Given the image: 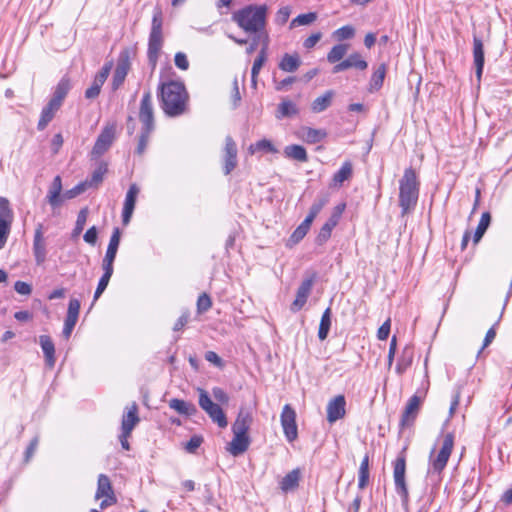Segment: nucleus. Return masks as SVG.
Returning <instances> with one entry per match:
<instances>
[{
    "instance_id": "79ce46f5",
    "label": "nucleus",
    "mask_w": 512,
    "mask_h": 512,
    "mask_svg": "<svg viewBox=\"0 0 512 512\" xmlns=\"http://www.w3.org/2000/svg\"><path fill=\"white\" fill-rule=\"evenodd\" d=\"M331 326V309L327 308L322 314L319 330H318V338L323 341L327 338L329 330Z\"/></svg>"
},
{
    "instance_id": "338daca9",
    "label": "nucleus",
    "mask_w": 512,
    "mask_h": 512,
    "mask_svg": "<svg viewBox=\"0 0 512 512\" xmlns=\"http://www.w3.org/2000/svg\"><path fill=\"white\" fill-rule=\"evenodd\" d=\"M98 231L95 226L89 228L84 234V241L90 245H95L97 241Z\"/></svg>"
},
{
    "instance_id": "aec40b11",
    "label": "nucleus",
    "mask_w": 512,
    "mask_h": 512,
    "mask_svg": "<svg viewBox=\"0 0 512 512\" xmlns=\"http://www.w3.org/2000/svg\"><path fill=\"white\" fill-rule=\"evenodd\" d=\"M138 194V186L136 184H131L127 191L123 206L122 221L124 225H127L131 220Z\"/></svg>"
},
{
    "instance_id": "20e7f679",
    "label": "nucleus",
    "mask_w": 512,
    "mask_h": 512,
    "mask_svg": "<svg viewBox=\"0 0 512 512\" xmlns=\"http://www.w3.org/2000/svg\"><path fill=\"white\" fill-rule=\"evenodd\" d=\"M162 12L160 9H156L152 18L151 31L148 41L147 57L151 66L154 68L157 64L160 51L163 46V32H162Z\"/></svg>"
},
{
    "instance_id": "cd10ccee",
    "label": "nucleus",
    "mask_w": 512,
    "mask_h": 512,
    "mask_svg": "<svg viewBox=\"0 0 512 512\" xmlns=\"http://www.w3.org/2000/svg\"><path fill=\"white\" fill-rule=\"evenodd\" d=\"M61 106L49 100L47 105L42 109L39 122L37 124L38 130H44L47 125L52 121L56 112L60 109Z\"/></svg>"
},
{
    "instance_id": "5701e85b",
    "label": "nucleus",
    "mask_w": 512,
    "mask_h": 512,
    "mask_svg": "<svg viewBox=\"0 0 512 512\" xmlns=\"http://www.w3.org/2000/svg\"><path fill=\"white\" fill-rule=\"evenodd\" d=\"M250 439L246 434L233 433V439L229 443L228 451L233 456L243 454L249 447Z\"/></svg>"
},
{
    "instance_id": "c9c22d12",
    "label": "nucleus",
    "mask_w": 512,
    "mask_h": 512,
    "mask_svg": "<svg viewBox=\"0 0 512 512\" xmlns=\"http://www.w3.org/2000/svg\"><path fill=\"white\" fill-rule=\"evenodd\" d=\"M108 171V165L104 161H100L97 168L92 172L91 177L85 180V183L89 188L98 187L104 179L105 174Z\"/></svg>"
},
{
    "instance_id": "0e129e2a",
    "label": "nucleus",
    "mask_w": 512,
    "mask_h": 512,
    "mask_svg": "<svg viewBox=\"0 0 512 512\" xmlns=\"http://www.w3.org/2000/svg\"><path fill=\"white\" fill-rule=\"evenodd\" d=\"M174 61L175 65L181 70H187L189 67L187 56L182 52L176 53Z\"/></svg>"
},
{
    "instance_id": "9d476101",
    "label": "nucleus",
    "mask_w": 512,
    "mask_h": 512,
    "mask_svg": "<svg viewBox=\"0 0 512 512\" xmlns=\"http://www.w3.org/2000/svg\"><path fill=\"white\" fill-rule=\"evenodd\" d=\"M281 425L287 441L293 442L296 440L298 436L296 412L289 404H286L283 407L281 413Z\"/></svg>"
},
{
    "instance_id": "5fc2aeb1",
    "label": "nucleus",
    "mask_w": 512,
    "mask_h": 512,
    "mask_svg": "<svg viewBox=\"0 0 512 512\" xmlns=\"http://www.w3.org/2000/svg\"><path fill=\"white\" fill-rule=\"evenodd\" d=\"M87 215H88V209L87 208L81 209L80 212L78 213L77 220H76V225H75V228H74V235H78V234H80L83 231L84 226H85L86 221H87Z\"/></svg>"
},
{
    "instance_id": "f257e3e1",
    "label": "nucleus",
    "mask_w": 512,
    "mask_h": 512,
    "mask_svg": "<svg viewBox=\"0 0 512 512\" xmlns=\"http://www.w3.org/2000/svg\"><path fill=\"white\" fill-rule=\"evenodd\" d=\"M160 106L170 117H178L188 112L189 95L182 82L169 81L159 86Z\"/></svg>"
},
{
    "instance_id": "774afa93",
    "label": "nucleus",
    "mask_w": 512,
    "mask_h": 512,
    "mask_svg": "<svg viewBox=\"0 0 512 512\" xmlns=\"http://www.w3.org/2000/svg\"><path fill=\"white\" fill-rule=\"evenodd\" d=\"M321 38L322 34L320 32L313 33L307 39H305L303 46L306 49H311L320 41Z\"/></svg>"
},
{
    "instance_id": "f03ea898",
    "label": "nucleus",
    "mask_w": 512,
    "mask_h": 512,
    "mask_svg": "<svg viewBox=\"0 0 512 512\" xmlns=\"http://www.w3.org/2000/svg\"><path fill=\"white\" fill-rule=\"evenodd\" d=\"M266 5H248L233 14V20L248 34L261 37L266 27Z\"/></svg>"
},
{
    "instance_id": "6e6d98bb",
    "label": "nucleus",
    "mask_w": 512,
    "mask_h": 512,
    "mask_svg": "<svg viewBox=\"0 0 512 512\" xmlns=\"http://www.w3.org/2000/svg\"><path fill=\"white\" fill-rule=\"evenodd\" d=\"M102 86H103V83L98 82V80L94 78L91 86L89 88H87L85 91V97L87 99H95L100 94Z\"/></svg>"
},
{
    "instance_id": "bb28decb",
    "label": "nucleus",
    "mask_w": 512,
    "mask_h": 512,
    "mask_svg": "<svg viewBox=\"0 0 512 512\" xmlns=\"http://www.w3.org/2000/svg\"><path fill=\"white\" fill-rule=\"evenodd\" d=\"M298 113L299 108L297 107V105L290 99L285 98L279 103L277 111L275 113V117L278 120H282L284 118L294 117L298 115Z\"/></svg>"
},
{
    "instance_id": "58836bf2",
    "label": "nucleus",
    "mask_w": 512,
    "mask_h": 512,
    "mask_svg": "<svg viewBox=\"0 0 512 512\" xmlns=\"http://www.w3.org/2000/svg\"><path fill=\"white\" fill-rule=\"evenodd\" d=\"M284 155L287 158L297 160L299 162L308 161L306 149L301 145L293 144L286 146L284 149Z\"/></svg>"
},
{
    "instance_id": "a19ab883",
    "label": "nucleus",
    "mask_w": 512,
    "mask_h": 512,
    "mask_svg": "<svg viewBox=\"0 0 512 512\" xmlns=\"http://www.w3.org/2000/svg\"><path fill=\"white\" fill-rule=\"evenodd\" d=\"M491 222V215L489 212H484L481 215L480 221L478 223V226L476 228V231L473 236V241L475 244H477L481 238L483 237L484 233L488 229Z\"/></svg>"
},
{
    "instance_id": "4468645a",
    "label": "nucleus",
    "mask_w": 512,
    "mask_h": 512,
    "mask_svg": "<svg viewBox=\"0 0 512 512\" xmlns=\"http://www.w3.org/2000/svg\"><path fill=\"white\" fill-rule=\"evenodd\" d=\"M237 145L231 136L225 138V146L223 149V171L225 175H229L237 166Z\"/></svg>"
},
{
    "instance_id": "ddd939ff",
    "label": "nucleus",
    "mask_w": 512,
    "mask_h": 512,
    "mask_svg": "<svg viewBox=\"0 0 512 512\" xmlns=\"http://www.w3.org/2000/svg\"><path fill=\"white\" fill-rule=\"evenodd\" d=\"M32 250L36 264H43L47 257V241L44 237V226L42 223H38L35 228Z\"/></svg>"
},
{
    "instance_id": "2f4dec72",
    "label": "nucleus",
    "mask_w": 512,
    "mask_h": 512,
    "mask_svg": "<svg viewBox=\"0 0 512 512\" xmlns=\"http://www.w3.org/2000/svg\"><path fill=\"white\" fill-rule=\"evenodd\" d=\"M61 191H62V180L60 176H56L49 188L47 194V201L53 207H58L61 204Z\"/></svg>"
},
{
    "instance_id": "09e8293b",
    "label": "nucleus",
    "mask_w": 512,
    "mask_h": 512,
    "mask_svg": "<svg viewBox=\"0 0 512 512\" xmlns=\"http://www.w3.org/2000/svg\"><path fill=\"white\" fill-rule=\"evenodd\" d=\"M355 29L351 25H345L333 32V37L339 41L353 38Z\"/></svg>"
},
{
    "instance_id": "72a5a7b5",
    "label": "nucleus",
    "mask_w": 512,
    "mask_h": 512,
    "mask_svg": "<svg viewBox=\"0 0 512 512\" xmlns=\"http://www.w3.org/2000/svg\"><path fill=\"white\" fill-rule=\"evenodd\" d=\"M70 89H71L70 80L67 77H63L58 82L57 86L55 87L52 98L50 100H52L53 102H55L56 104L61 106L63 100L67 96Z\"/></svg>"
},
{
    "instance_id": "e2e57ef3",
    "label": "nucleus",
    "mask_w": 512,
    "mask_h": 512,
    "mask_svg": "<svg viewBox=\"0 0 512 512\" xmlns=\"http://www.w3.org/2000/svg\"><path fill=\"white\" fill-rule=\"evenodd\" d=\"M391 328V320L388 318L378 329L377 337L379 340H386L389 336Z\"/></svg>"
},
{
    "instance_id": "680f3d73",
    "label": "nucleus",
    "mask_w": 512,
    "mask_h": 512,
    "mask_svg": "<svg viewBox=\"0 0 512 512\" xmlns=\"http://www.w3.org/2000/svg\"><path fill=\"white\" fill-rule=\"evenodd\" d=\"M231 98H232V102H233V107L236 108L240 101H241V94H240V91H239V82H238V79L235 77L234 80H233V83H232V95H231Z\"/></svg>"
},
{
    "instance_id": "f8f14e48",
    "label": "nucleus",
    "mask_w": 512,
    "mask_h": 512,
    "mask_svg": "<svg viewBox=\"0 0 512 512\" xmlns=\"http://www.w3.org/2000/svg\"><path fill=\"white\" fill-rule=\"evenodd\" d=\"M139 120L143 124L142 129L154 130V108L150 91L145 92L141 99Z\"/></svg>"
},
{
    "instance_id": "13d9d810",
    "label": "nucleus",
    "mask_w": 512,
    "mask_h": 512,
    "mask_svg": "<svg viewBox=\"0 0 512 512\" xmlns=\"http://www.w3.org/2000/svg\"><path fill=\"white\" fill-rule=\"evenodd\" d=\"M290 14H291V8L289 6L281 7L276 13V17H275L276 23L279 25L285 24L288 21Z\"/></svg>"
},
{
    "instance_id": "052dcab7",
    "label": "nucleus",
    "mask_w": 512,
    "mask_h": 512,
    "mask_svg": "<svg viewBox=\"0 0 512 512\" xmlns=\"http://www.w3.org/2000/svg\"><path fill=\"white\" fill-rule=\"evenodd\" d=\"M212 395L214 399L221 404H228L229 402L228 394L220 387H214L212 389Z\"/></svg>"
},
{
    "instance_id": "864d4df0",
    "label": "nucleus",
    "mask_w": 512,
    "mask_h": 512,
    "mask_svg": "<svg viewBox=\"0 0 512 512\" xmlns=\"http://www.w3.org/2000/svg\"><path fill=\"white\" fill-rule=\"evenodd\" d=\"M333 229H334L333 226H331L328 223H325L321 227V229L316 237L317 244H319V245L324 244L331 237V233H332Z\"/></svg>"
},
{
    "instance_id": "f3484780",
    "label": "nucleus",
    "mask_w": 512,
    "mask_h": 512,
    "mask_svg": "<svg viewBox=\"0 0 512 512\" xmlns=\"http://www.w3.org/2000/svg\"><path fill=\"white\" fill-rule=\"evenodd\" d=\"M422 401V397L416 394L409 398L401 417V426H409L414 422L420 410Z\"/></svg>"
},
{
    "instance_id": "c85d7f7f",
    "label": "nucleus",
    "mask_w": 512,
    "mask_h": 512,
    "mask_svg": "<svg viewBox=\"0 0 512 512\" xmlns=\"http://www.w3.org/2000/svg\"><path fill=\"white\" fill-rule=\"evenodd\" d=\"M300 137L309 144H316L327 137V132L324 129L302 127L300 129Z\"/></svg>"
},
{
    "instance_id": "473e14b6",
    "label": "nucleus",
    "mask_w": 512,
    "mask_h": 512,
    "mask_svg": "<svg viewBox=\"0 0 512 512\" xmlns=\"http://www.w3.org/2000/svg\"><path fill=\"white\" fill-rule=\"evenodd\" d=\"M267 48H268V36L265 35L264 45L259 52L258 56L253 62L252 70H251V78H252V84L253 86H256L257 83V76L264 65L266 59H267Z\"/></svg>"
},
{
    "instance_id": "4be33fe9",
    "label": "nucleus",
    "mask_w": 512,
    "mask_h": 512,
    "mask_svg": "<svg viewBox=\"0 0 512 512\" xmlns=\"http://www.w3.org/2000/svg\"><path fill=\"white\" fill-rule=\"evenodd\" d=\"M139 421L140 419L138 417V407L136 403H133L128 408L127 413L123 415L121 430L125 432V434H131Z\"/></svg>"
},
{
    "instance_id": "69168bd1",
    "label": "nucleus",
    "mask_w": 512,
    "mask_h": 512,
    "mask_svg": "<svg viewBox=\"0 0 512 512\" xmlns=\"http://www.w3.org/2000/svg\"><path fill=\"white\" fill-rule=\"evenodd\" d=\"M109 281H110V278L102 275V277L100 278V280L98 282L96 291L94 293V301L97 300L101 296V294L105 291V289L107 288V286L109 284Z\"/></svg>"
},
{
    "instance_id": "e433bc0d",
    "label": "nucleus",
    "mask_w": 512,
    "mask_h": 512,
    "mask_svg": "<svg viewBox=\"0 0 512 512\" xmlns=\"http://www.w3.org/2000/svg\"><path fill=\"white\" fill-rule=\"evenodd\" d=\"M301 64L300 57L298 54H284L281 61L279 62V69H281L284 72H295Z\"/></svg>"
},
{
    "instance_id": "8fccbe9b",
    "label": "nucleus",
    "mask_w": 512,
    "mask_h": 512,
    "mask_svg": "<svg viewBox=\"0 0 512 512\" xmlns=\"http://www.w3.org/2000/svg\"><path fill=\"white\" fill-rule=\"evenodd\" d=\"M345 208H346L345 203H340V204L336 205L333 208L331 216L326 221V223L330 224L331 226H333L335 228L337 226V224L339 223V220H340Z\"/></svg>"
},
{
    "instance_id": "bf43d9fd",
    "label": "nucleus",
    "mask_w": 512,
    "mask_h": 512,
    "mask_svg": "<svg viewBox=\"0 0 512 512\" xmlns=\"http://www.w3.org/2000/svg\"><path fill=\"white\" fill-rule=\"evenodd\" d=\"M203 438L201 436L194 435L190 438V440L186 443V450L189 453H194L202 444Z\"/></svg>"
},
{
    "instance_id": "1a4fd4ad",
    "label": "nucleus",
    "mask_w": 512,
    "mask_h": 512,
    "mask_svg": "<svg viewBox=\"0 0 512 512\" xmlns=\"http://www.w3.org/2000/svg\"><path fill=\"white\" fill-rule=\"evenodd\" d=\"M116 127L114 124L104 127L91 151L92 159L100 158L112 145L115 139Z\"/></svg>"
},
{
    "instance_id": "37998d69",
    "label": "nucleus",
    "mask_w": 512,
    "mask_h": 512,
    "mask_svg": "<svg viewBox=\"0 0 512 512\" xmlns=\"http://www.w3.org/2000/svg\"><path fill=\"white\" fill-rule=\"evenodd\" d=\"M311 224L312 223L307 219H304L303 222L294 230L290 236L289 243L293 245L299 243L310 230Z\"/></svg>"
},
{
    "instance_id": "c03bdc74",
    "label": "nucleus",
    "mask_w": 512,
    "mask_h": 512,
    "mask_svg": "<svg viewBox=\"0 0 512 512\" xmlns=\"http://www.w3.org/2000/svg\"><path fill=\"white\" fill-rule=\"evenodd\" d=\"M349 46L347 44H338L331 48L327 54V60L329 63L339 62L347 53Z\"/></svg>"
},
{
    "instance_id": "b1692460",
    "label": "nucleus",
    "mask_w": 512,
    "mask_h": 512,
    "mask_svg": "<svg viewBox=\"0 0 512 512\" xmlns=\"http://www.w3.org/2000/svg\"><path fill=\"white\" fill-rule=\"evenodd\" d=\"M252 421V414L248 410L240 409L237 418L232 425V432L247 435Z\"/></svg>"
},
{
    "instance_id": "423d86ee",
    "label": "nucleus",
    "mask_w": 512,
    "mask_h": 512,
    "mask_svg": "<svg viewBox=\"0 0 512 512\" xmlns=\"http://www.w3.org/2000/svg\"><path fill=\"white\" fill-rule=\"evenodd\" d=\"M199 406L220 428L227 427L228 421L222 408L217 403H214L208 393L203 389H199Z\"/></svg>"
},
{
    "instance_id": "6ab92c4d",
    "label": "nucleus",
    "mask_w": 512,
    "mask_h": 512,
    "mask_svg": "<svg viewBox=\"0 0 512 512\" xmlns=\"http://www.w3.org/2000/svg\"><path fill=\"white\" fill-rule=\"evenodd\" d=\"M368 67V63L361 57L359 53L350 54L345 60L337 63L332 72L339 73L349 68H355L358 70H365Z\"/></svg>"
},
{
    "instance_id": "2eb2a0df",
    "label": "nucleus",
    "mask_w": 512,
    "mask_h": 512,
    "mask_svg": "<svg viewBox=\"0 0 512 512\" xmlns=\"http://www.w3.org/2000/svg\"><path fill=\"white\" fill-rule=\"evenodd\" d=\"M130 70V59L128 51L120 53L117 60V65L113 75L112 87L114 90L118 89L124 82L128 71Z\"/></svg>"
},
{
    "instance_id": "39448f33",
    "label": "nucleus",
    "mask_w": 512,
    "mask_h": 512,
    "mask_svg": "<svg viewBox=\"0 0 512 512\" xmlns=\"http://www.w3.org/2000/svg\"><path fill=\"white\" fill-rule=\"evenodd\" d=\"M453 447L454 435L453 433H446L443 435L441 448L438 453L436 454L435 449L430 452L428 474L440 475L442 473L453 451Z\"/></svg>"
},
{
    "instance_id": "a211bd4d",
    "label": "nucleus",
    "mask_w": 512,
    "mask_h": 512,
    "mask_svg": "<svg viewBox=\"0 0 512 512\" xmlns=\"http://www.w3.org/2000/svg\"><path fill=\"white\" fill-rule=\"evenodd\" d=\"M346 401L343 395H338L329 401L327 405V420L334 423L345 416Z\"/></svg>"
},
{
    "instance_id": "9b49d317",
    "label": "nucleus",
    "mask_w": 512,
    "mask_h": 512,
    "mask_svg": "<svg viewBox=\"0 0 512 512\" xmlns=\"http://www.w3.org/2000/svg\"><path fill=\"white\" fill-rule=\"evenodd\" d=\"M100 503V508L105 509L106 507L116 503V497L113 492L111 481L105 474H100L98 477L97 490L95 494L96 499L104 498Z\"/></svg>"
},
{
    "instance_id": "0eeeda50",
    "label": "nucleus",
    "mask_w": 512,
    "mask_h": 512,
    "mask_svg": "<svg viewBox=\"0 0 512 512\" xmlns=\"http://www.w3.org/2000/svg\"><path fill=\"white\" fill-rule=\"evenodd\" d=\"M406 459L404 455H400L393 463V478L395 490L400 495L402 502L406 504L409 500V492L405 479Z\"/></svg>"
},
{
    "instance_id": "4c0bfd02",
    "label": "nucleus",
    "mask_w": 512,
    "mask_h": 512,
    "mask_svg": "<svg viewBox=\"0 0 512 512\" xmlns=\"http://www.w3.org/2000/svg\"><path fill=\"white\" fill-rule=\"evenodd\" d=\"M328 202L329 195L327 193L318 195L311 205L309 213L305 219L312 223L316 216L321 212V210L328 204Z\"/></svg>"
},
{
    "instance_id": "3c124183",
    "label": "nucleus",
    "mask_w": 512,
    "mask_h": 512,
    "mask_svg": "<svg viewBox=\"0 0 512 512\" xmlns=\"http://www.w3.org/2000/svg\"><path fill=\"white\" fill-rule=\"evenodd\" d=\"M152 131L153 130L141 129V134L136 148L137 154L142 155L145 152Z\"/></svg>"
},
{
    "instance_id": "a18cd8bd",
    "label": "nucleus",
    "mask_w": 512,
    "mask_h": 512,
    "mask_svg": "<svg viewBox=\"0 0 512 512\" xmlns=\"http://www.w3.org/2000/svg\"><path fill=\"white\" fill-rule=\"evenodd\" d=\"M249 152L251 154H254L257 151H265L268 153H277L278 150L275 148V146L272 144L270 140L262 139L260 141H257L254 144H251L249 146Z\"/></svg>"
},
{
    "instance_id": "603ef678",
    "label": "nucleus",
    "mask_w": 512,
    "mask_h": 512,
    "mask_svg": "<svg viewBox=\"0 0 512 512\" xmlns=\"http://www.w3.org/2000/svg\"><path fill=\"white\" fill-rule=\"evenodd\" d=\"M212 306L211 298L208 294L203 293L198 297L197 300V312L202 314L208 311Z\"/></svg>"
},
{
    "instance_id": "7ed1b4c3",
    "label": "nucleus",
    "mask_w": 512,
    "mask_h": 512,
    "mask_svg": "<svg viewBox=\"0 0 512 512\" xmlns=\"http://www.w3.org/2000/svg\"><path fill=\"white\" fill-rule=\"evenodd\" d=\"M419 181L413 168L405 169L402 178L399 180V206L401 215L405 216L411 213L418 202Z\"/></svg>"
},
{
    "instance_id": "ea45409f",
    "label": "nucleus",
    "mask_w": 512,
    "mask_h": 512,
    "mask_svg": "<svg viewBox=\"0 0 512 512\" xmlns=\"http://www.w3.org/2000/svg\"><path fill=\"white\" fill-rule=\"evenodd\" d=\"M413 357V350L409 347H405L397 361L395 368L396 373L402 375L411 366Z\"/></svg>"
},
{
    "instance_id": "7c9ffc66",
    "label": "nucleus",
    "mask_w": 512,
    "mask_h": 512,
    "mask_svg": "<svg viewBox=\"0 0 512 512\" xmlns=\"http://www.w3.org/2000/svg\"><path fill=\"white\" fill-rule=\"evenodd\" d=\"M169 407L175 410L177 413L185 416H192L197 413L196 406L182 399L173 398L169 401Z\"/></svg>"
},
{
    "instance_id": "a878e982",
    "label": "nucleus",
    "mask_w": 512,
    "mask_h": 512,
    "mask_svg": "<svg viewBox=\"0 0 512 512\" xmlns=\"http://www.w3.org/2000/svg\"><path fill=\"white\" fill-rule=\"evenodd\" d=\"M386 73H387V65L385 63H381L374 69V72L371 75V78L369 81L368 91L370 93L377 92L382 88L384 79L386 77Z\"/></svg>"
},
{
    "instance_id": "dca6fc26",
    "label": "nucleus",
    "mask_w": 512,
    "mask_h": 512,
    "mask_svg": "<svg viewBox=\"0 0 512 512\" xmlns=\"http://www.w3.org/2000/svg\"><path fill=\"white\" fill-rule=\"evenodd\" d=\"M315 282V274L302 281L298 287L296 298L291 304V310L297 312L305 305Z\"/></svg>"
},
{
    "instance_id": "49530a36",
    "label": "nucleus",
    "mask_w": 512,
    "mask_h": 512,
    "mask_svg": "<svg viewBox=\"0 0 512 512\" xmlns=\"http://www.w3.org/2000/svg\"><path fill=\"white\" fill-rule=\"evenodd\" d=\"M317 19L315 12H309L306 14H300L290 22V29L298 26L310 25Z\"/></svg>"
},
{
    "instance_id": "412c9836",
    "label": "nucleus",
    "mask_w": 512,
    "mask_h": 512,
    "mask_svg": "<svg viewBox=\"0 0 512 512\" xmlns=\"http://www.w3.org/2000/svg\"><path fill=\"white\" fill-rule=\"evenodd\" d=\"M473 61L478 82L481 81L484 68V47L481 39L474 37L473 39Z\"/></svg>"
},
{
    "instance_id": "6e6552de",
    "label": "nucleus",
    "mask_w": 512,
    "mask_h": 512,
    "mask_svg": "<svg viewBox=\"0 0 512 512\" xmlns=\"http://www.w3.org/2000/svg\"><path fill=\"white\" fill-rule=\"evenodd\" d=\"M13 221V211L10 208L9 200L0 197V249H2L10 234Z\"/></svg>"
},
{
    "instance_id": "f704fd0d",
    "label": "nucleus",
    "mask_w": 512,
    "mask_h": 512,
    "mask_svg": "<svg viewBox=\"0 0 512 512\" xmlns=\"http://www.w3.org/2000/svg\"><path fill=\"white\" fill-rule=\"evenodd\" d=\"M334 95L333 90H327L323 95L317 97L311 103L312 112L321 113L325 111L331 105Z\"/></svg>"
},
{
    "instance_id": "393cba45",
    "label": "nucleus",
    "mask_w": 512,
    "mask_h": 512,
    "mask_svg": "<svg viewBox=\"0 0 512 512\" xmlns=\"http://www.w3.org/2000/svg\"><path fill=\"white\" fill-rule=\"evenodd\" d=\"M39 344L45 356V361L48 367L53 368L56 362L55 359V346L50 336L40 335Z\"/></svg>"
},
{
    "instance_id": "de8ad7c7",
    "label": "nucleus",
    "mask_w": 512,
    "mask_h": 512,
    "mask_svg": "<svg viewBox=\"0 0 512 512\" xmlns=\"http://www.w3.org/2000/svg\"><path fill=\"white\" fill-rule=\"evenodd\" d=\"M352 175V165L350 162H345L341 168L334 174L333 181L336 184H342L349 179Z\"/></svg>"
},
{
    "instance_id": "4d7b16f0",
    "label": "nucleus",
    "mask_w": 512,
    "mask_h": 512,
    "mask_svg": "<svg viewBox=\"0 0 512 512\" xmlns=\"http://www.w3.org/2000/svg\"><path fill=\"white\" fill-rule=\"evenodd\" d=\"M89 188L87 186V184L85 183V181L77 184L75 187H73L72 189L70 190H67L63 197L66 198V199H72V198H75L77 197L78 195L82 194L83 192H85V190Z\"/></svg>"
},
{
    "instance_id": "c756f323",
    "label": "nucleus",
    "mask_w": 512,
    "mask_h": 512,
    "mask_svg": "<svg viewBox=\"0 0 512 512\" xmlns=\"http://www.w3.org/2000/svg\"><path fill=\"white\" fill-rule=\"evenodd\" d=\"M301 478V471L299 468L293 469L288 474H286L281 482H280V488L283 492L287 493L289 491L295 490L298 485Z\"/></svg>"
}]
</instances>
